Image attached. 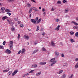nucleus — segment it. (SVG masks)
<instances>
[{
  "mask_svg": "<svg viewBox=\"0 0 78 78\" xmlns=\"http://www.w3.org/2000/svg\"><path fill=\"white\" fill-rule=\"evenodd\" d=\"M18 72V70H17V69L16 70L13 72V73H12V76H14Z\"/></svg>",
  "mask_w": 78,
  "mask_h": 78,
  "instance_id": "f257e3e1",
  "label": "nucleus"
},
{
  "mask_svg": "<svg viewBox=\"0 0 78 78\" xmlns=\"http://www.w3.org/2000/svg\"><path fill=\"white\" fill-rule=\"evenodd\" d=\"M20 53H21V51H19L18 52V54H20Z\"/></svg>",
  "mask_w": 78,
  "mask_h": 78,
  "instance_id": "864d4df0",
  "label": "nucleus"
},
{
  "mask_svg": "<svg viewBox=\"0 0 78 78\" xmlns=\"http://www.w3.org/2000/svg\"><path fill=\"white\" fill-rule=\"evenodd\" d=\"M25 48H23L21 51V53L22 54H23V53H24V52H25Z\"/></svg>",
  "mask_w": 78,
  "mask_h": 78,
  "instance_id": "0eeeda50",
  "label": "nucleus"
},
{
  "mask_svg": "<svg viewBox=\"0 0 78 78\" xmlns=\"http://www.w3.org/2000/svg\"><path fill=\"white\" fill-rule=\"evenodd\" d=\"M54 64H53V63H52V64H51V66H53L54 65Z\"/></svg>",
  "mask_w": 78,
  "mask_h": 78,
  "instance_id": "0e129e2a",
  "label": "nucleus"
},
{
  "mask_svg": "<svg viewBox=\"0 0 78 78\" xmlns=\"http://www.w3.org/2000/svg\"><path fill=\"white\" fill-rule=\"evenodd\" d=\"M32 9H33L34 10V11H38V10H37V8H36L35 7H33Z\"/></svg>",
  "mask_w": 78,
  "mask_h": 78,
  "instance_id": "ddd939ff",
  "label": "nucleus"
},
{
  "mask_svg": "<svg viewBox=\"0 0 78 78\" xmlns=\"http://www.w3.org/2000/svg\"><path fill=\"white\" fill-rule=\"evenodd\" d=\"M20 34H18L17 36V39L18 40H19L20 39Z\"/></svg>",
  "mask_w": 78,
  "mask_h": 78,
  "instance_id": "c756f323",
  "label": "nucleus"
},
{
  "mask_svg": "<svg viewBox=\"0 0 78 78\" xmlns=\"http://www.w3.org/2000/svg\"><path fill=\"white\" fill-rule=\"evenodd\" d=\"M42 50L43 51H47V50H46V49H45V48H42Z\"/></svg>",
  "mask_w": 78,
  "mask_h": 78,
  "instance_id": "4be33fe9",
  "label": "nucleus"
},
{
  "mask_svg": "<svg viewBox=\"0 0 78 78\" xmlns=\"http://www.w3.org/2000/svg\"><path fill=\"white\" fill-rule=\"evenodd\" d=\"M63 3H67V1L66 0H63Z\"/></svg>",
  "mask_w": 78,
  "mask_h": 78,
  "instance_id": "09e8293b",
  "label": "nucleus"
},
{
  "mask_svg": "<svg viewBox=\"0 0 78 78\" xmlns=\"http://www.w3.org/2000/svg\"><path fill=\"white\" fill-rule=\"evenodd\" d=\"M20 21H18V24H20Z\"/></svg>",
  "mask_w": 78,
  "mask_h": 78,
  "instance_id": "bf43d9fd",
  "label": "nucleus"
},
{
  "mask_svg": "<svg viewBox=\"0 0 78 78\" xmlns=\"http://www.w3.org/2000/svg\"><path fill=\"white\" fill-rule=\"evenodd\" d=\"M76 20H78V17H77L76 18Z\"/></svg>",
  "mask_w": 78,
  "mask_h": 78,
  "instance_id": "774afa93",
  "label": "nucleus"
},
{
  "mask_svg": "<svg viewBox=\"0 0 78 78\" xmlns=\"http://www.w3.org/2000/svg\"><path fill=\"white\" fill-rule=\"evenodd\" d=\"M20 27H22V28H23V25L22 24H20Z\"/></svg>",
  "mask_w": 78,
  "mask_h": 78,
  "instance_id": "58836bf2",
  "label": "nucleus"
},
{
  "mask_svg": "<svg viewBox=\"0 0 78 78\" xmlns=\"http://www.w3.org/2000/svg\"><path fill=\"white\" fill-rule=\"evenodd\" d=\"M5 53L7 54H10V53H11V51L8 49H7L5 51Z\"/></svg>",
  "mask_w": 78,
  "mask_h": 78,
  "instance_id": "f03ea898",
  "label": "nucleus"
},
{
  "mask_svg": "<svg viewBox=\"0 0 78 78\" xmlns=\"http://www.w3.org/2000/svg\"><path fill=\"white\" fill-rule=\"evenodd\" d=\"M1 10H2V11H4V10L5 9V7H3L1 8Z\"/></svg>",
  "mask_w": 78,
  "mask_h": 78,
  "instance_id": "2f4dec72",
  "label": "nucleus"
},
{
  "mask_svg": "<svg viewBox=\"0 0 78 78\" xmlns=\"http://www.w3.org/2000/svg\"><path fill=\"white\" fill-rule=\"evenodd\" d=\"M39 26H37L36 31H39Z\"/></svg>",
  "mask_w": 78,
  "mask_h": 78,
  "instance_id": "aec40b11",
  "label": "nucleus"
},
{
  "mask_svg": "<svg viewBox=\"0 0 78 78\" xmlns=\"http://www.w3.org/2000/svg\"><path fill=\"white\" fill-rule=\"evenodd\" d=\"M75 61H78V58H76L75 59Z\"/></svg>",
  "mask_w": 78,
  "mask_h": 78,
  "instance_id": "3c124183",
  "label": "nucleus"
},
{
  "mask_svg": "<svg viewBox=\"0 0 78 78\" xmlns=\"http://www.w3.org/2000/svg\"><path fill=\"white\" fill-rule=\"evenodd\" d=\"M24 39H26L27 40H28L29 39V37L28 36H26V35H25L24 36Z\"/></svg>",
  "mask_w": 78,
  "mask_h": 78,
  "instance_id": "39448f33",
  "label": "nucleus"
},
{
  "mask_svg": "<svg viewBox=\"0 0 78 78\" xmlns=\"http://www.w3.org/2000/svg\"><path fill=\"white\" fill-rule=\"evenodd\" d=\"M26 74V76H28V75H29V74L27 73V74Z\"/></svg>",
  "mask_w": 78,
  "mask_h": 78,
  "instance_id": "69168bd1",
  "label": "nucleus"
},
{
  "mask_svg": "<svg viewBox=\"0 0 78 78\" xmlns=\"http://www.w3.org/2000/svg\"><path fill=\"white\" fill-rule=\"evenodd\" d=\"M38 19H39V18H38V17H37L36 18V20H37Z\"/></svg>",
  "mask_w": 78,
  "mask_h": 78,
  "instance_id": "6e6d98bb",
  "label": "nucleus"
},
{
  "mask_svg": "<svg viewBox=\"0 0 78 78\" xmlns=\"http://www.w3.org/2000/svg\"><path fill=\"white\" fill-rule=\"evenodd\" d=\"M6 12H11V10L8 9H5Z\"/></svg>",
  "mask_w": 78,
  "mask_h": 78,
  "instance_id": "a211bd4d",
  "label": "nucleus"
},
{
  "mask_svg": "<svg viewBox=\"0 0 78 78\" xmlns=\"http://www.w3.org/2000/svg\"><path fill=\"white\" fill-rule=\"evenodd\" d=\"M29 12V13H31V12H32V8H30Z\"/></svg>",
  "mask_w": 78,
  "mask_h": 78,
  "instance_id": "393cba45",
  "label": "nucleus"
},
{
  "mask_svg": "<svg viewBox=\"0 0 78 78\" xmlns=\"http://www.w3.org/2000/svg\"><path fill=\"white\" fill-rule=\"evenodd\" d=\"M41 34L43 36H45V32H42Z\"/></svg>",
  "mask_w": 78,
  "mask_h": 78,
  "instance_id": "a878e982",
  "label": "nucleus"
},
{
  "mask_svg": "<svg viewBox=\"0 0 78 78\" xmlns=\"http://www.w3.org/2000/svg\"><path fill=\"white\" fill-rule=\"evenodd\" d=\"M46 63H46V62H40L39 64H41V65H45V64H46Z\"/></svg>",
  "mask_w": 78,
  "mask_h": 78,
  "instance_id": "20e7f679",
  "label": "nucleus"
},
{
  "mask_svg": "<svg viewBox=\"0 0 78 78\" xmlns=\"http://www.w3.org/2000/svg\"><path fill=\"white\" fill-rule=\"evenodd\" d=\"M56 62V61H54L52 63H53V64H55Z\"/></svg>",
  "mask_w": 78,
  "mask_h": 78,
  "instance_id": "a18cd8bd",
  "label": "nucleus"
},
{
  "mask_svg": "<svg viewBox=\"0 0 78 78\" xmlns=\"http://www.w3.org/2000/svg\"><path fill=\"white\" fill-rule=\"evenodd\" d=\"M12 73V71H10L8 73V76H9Z\"/></svg>",
  "mask_w": 78,
  "mask_h": 78,
  "instance_id": "4468645a",
  "label": "nucleus"
},
{
  "mask_svg": "<svg viewBox=\"0 0 78 78\" xmlns=\"http://www.w3.org/2000/svg\"><path fill=\"white\" fill-rule=\"evenodd\" d=\"M63 72V70H60L59 71V74H60V73H62Z\"/></svg>",
  "mask_w": 78,
  "mask_h": 78,
  "instance_id": "e433bc0d",
  "label": "nucleus"
},
{
  "mask_svg": "<svg viewBox=\"0 0 78 78\" xmlns=\"http://www.w3.org/2000/svg\"><path fill=\"white\" fill-rule=\"evenodd\" d=\"M55 21L56 22H58V21H59V19H56V20H55Z\"/></svg>",
  "mask_w": 78,
  "mask_h": 78,
  "instance_id": "de8ad7c7",
  "label": "nucleus"
},
{
  "mask_svg": "<svg viewBox=\"0 0 78 78\" xmlns=\"http://www.w3.org/2000/svg\"><path fill=\"white\" fill-rule=\"evenodd\" d=\"M7 14H8V15H9V16H11V13L10 12H7Z\"/></svg>",
  "mask_w": 78,
  "mask_h": 78,
  "instance_id": "c03bdc74",
  "label": "nucleus"
},
{
  "mask_svg": "<svg viewBox=\"0 0 78 78\" xmlns=\"http://www.w3.org/2000/svg\"><path fill=\"white\" fill-rule=\"evenodd\" d=\"M60 45L62 46L63 45V44H62V42L60 43Z\"/></svg>",
  "mask_w": 78,
  "mask_h": 78,
  "instance_id": "052dcab7",
  "label": "nucleus"
},
{
  "mask_svg": "<svg viewBox=\"0 0 78 78\" xmlns=\"http://www.w3.org/2000/svg\"><path fill=\"white\" fill-rule=\"evenodd\" d=\"M75 69H78V62H77L75 66Z\"/></svg>",
  "mask_w": 78,
  "mask_h": 78,
  "instance_id": "f8f14e48",
  "label": "nucleus"
},
{
  "mask_svg": "<svg viewBox=\"0 0 78 78\" xmlns=\"http://www.w3.org/2000/svg\"><path fill=\"white\" fill-rule=\"evenodd\" d=\"M11 30H12V31H15V30H16V29L14 27H12L11 28Z\"/></svg>",
  "mask_w": 78,
  "mask_h": 78,
  "instance_id": "bb28decb",
  "label": "nucleus"
},
{
  "mask_svg": "<svg viewBox=\"0 0 78 78\" xmlns=\"http://www.w3.org/2000/svg\"><path fill=\"white\" fill-rule=\"evenodd\" d=\"M34 70H31L30 72V73H34Z\"/></svg>",
  "mask_w": 78,
  "mask_h": 78,
  "instance_id": "cd10ccee",
  "label": "nucleus"
},
{
  "mask_svg": "<svg viewBox=\"0 0 78 78\" xmlns=\"http://www.w3.org/2000/svg\"><path fill=\"white\" fill-rule=\"evenodd\" d=\"M57 28H60V25H58L57 26Z\"/></svg>",
  "mask_w": 78,
  "mask_h": 78,
  "instance_id": "e2e57ef3",
  "label": "nucleus"
},
{
  "mask_svg": "<svg viewBox=\"0 0 78 78\" xmlns=\"http://www.w3.org/2000/svg\"><path fill=\"white\" fill-rule=\"evenodd\" d=\"M41 72L40 71L39 72H38V73H36V76H39L41 75Z\"/></svg>",
  "mask_w": 78,
  "mask_h": 78,
  "instance_id": "9b49d317",
  "label": "nucleus"
},
{
  "mask_svg": "<svg viewBox=\"0 0 78 78\" xmlns=\"http://www.w3.org/2000/svg\"><path fill=\"white\" fill-rule=\"evenodd\" d=\"M30 20L31 22H33V23H34V24H36V20H35L34 19H31Z\"/></svg>",
  "mask_w": 78,
  "mask_h": 78,
  "instance_id": "7ed1b4c3",
  "label": "nucleus"
},
{
  "mask_svg": "<svg viewBox=\"0 0 78 78\" xmlns=\"http://www.w3.org/2000/svg\"><path fill=\"white\" fill-rule=\"evenodd\" d=\"M51 11H54V9L53 8H52L51 9Z\"/></svg>",
  "mask_w": 78,
  "mask_h": 78,
  "instance_id": "338daca9",
  "label": "nucleus"
},
{
  "mask_svg": "<svg viewBox=\"0 0 78 78\" xmlns=\"http://www.w3.org/2000/svg\"><path fill=\"white\" fill-rule=\"evenodd\" d=\"M14 0H9V2H13Z\"/></svg>",
  "mask_w": 78,
  "mask_h": 78,
  "instance_id": "8fccbe9b",
  "label": "nucleus"
},
{
  "mask_svg": "<svg viewBox=\"0 0 78 78\" xmlns=\"http://www.w3.org/2000/svg\"><path fill=\"white\" fill-rule=\"evenodd\" d=\"M8 70L6 69V70H4L3 71V72L5 73V72H8Z\"/></svg>",
  "mask_w": 78,
  "mask_h": 78,
  "instance_id": "ea45409f",
  "label": "nucleus"
},
{
  "mask_svg": "<svg viewBox=\"0 0 78 78\" xmlns=\"http://www.w3.org/2000/svg\"><path fill=\"white\" fill-rule=\"evenodd\" d=\"M55 60V58H52L51 60V62H53V61H54V60Z\"/></svg>",
  "mask_w": 78,
  "mask_h": 78,
  "instance_id": "72a5a7b5",
  "label": "nucleus"
},
{
  "mask_svg": "<svg viewBox=\"0 0 78 78\" xmlns=\"http://www.w3.org/2000/svg\"><path fill=\"white\" fill-rule=\"evenodd\" d=\"M41 20H42L41 18L39 19L37 22V24H38V23H40V22L41 21Z\"/></svg>",
  "mask_w": 78,
  "mask_h": 78,
  "instance_id": "6e6552de",
  "label": "nucleus"
},
{
  "mask_svg": "<svg viewBox=\"0 0 78 78\" xmlns=\"http://www.w3.org/2000/svg\"><path fill=\"white\" fill-rule=\"evenodd\" d=\"M78 32H76V33H75V36H76V37H78Z\"/></svg>",
  "mask_w": 78,
  "mask_h": 78,
  "instance_id": "c9c22d12",
  "label": "nucleus"
},
{
  "mask_svg": "<svg viewBox=\"0 0 78 78\" xmlns=\"http://www.w3.org/2000/svg\"><path fill=\"white\" fill-rule=\"evenodd\" d=\"M32 67H33L34 68H36V67H37V64H34L32 66Z\"/></svg>",
  "mask_w": 78,
  "mask_h": 78,
  "instance_id": "dca6fc26",
  "label": "nucleus"
},
{
  "mask_svg": "<svg viewBox=\"0 0 78 78\" xmlns=\"http://www.w3.org/2000/svg\"><path fill=\"white\" fill-rule=\"evenodd\" d=\"M23 77H24V76H26V75L24 74V75H23Z\"/></svg>",
  "mask_w": 78,
  "mask_h": 78,
  "instance_id": "680f3d73",
  "label": "nucleus"
},
{
  "mask_svg": "<svg viewBox=\"0 0 78 78\" xmlns=\"http://www.w3.org/2000/svg\"><path fill=\"white\" fill-rule=\"evenodd\" d=\"M51 44L52 46H53V47H55V43H54L53 41H51Z\"/></svg>",
  "mask_w": 78,
  "mask_h": 78,
  "instance_id": "423d86ee",
  "label": "nucleus"
},
{
  "mask_svg": "<svg viewBox=\"0 0 78 78\" xmlns=\"http://www.w3.org/2000/svg\"><path fill=\"white\" fill-rule=\"evenodd\" d=\"M2 44L3 45H5V44H6V42H5V41H4Z\"/></svg>",
  "mask_w": 78,
  "mask_h": 78,
  "instance_id": "603ef678",
  "label": "nucleus"
},
{
  "mask_svg": "<svg viewBox=\"0 0 78 78\" xmlns=\"http://www.w3.org/2000/svg\"><path fill=\"white\" fill-rule=\"evenodd\" d=\"M63 67H67V64L65 63L64 64Z\"/></svg>",
  "mask_w": 78,
  "mask_h": 78,
  "instance_id": "7c9ffc66",
  "label": "nucleus"
},
{
  "mask_svg": "<svg viewBox=\"0 0 78 78\" xmlns=\"http://www.w3.org/2000/svg\"><path fill=\"white\" fill-rule=\"evenodd\" d=\"M68 11H69L68 9H66L65 10V13H66V12H67Z\"/></svg>",
  "mask_w": 78,
  "mask_h": 78,
  "instance_id": "b1692460",
  "label": "nucleus"
},
{
  "mask_svg": "<svg viewBox=\"0 0 78 78\" xmlns=\"http://www.w3.org/2000/svg\"><path fill=\"white\" fill-rule=\"evenodd\" d=\"M10 50H12V46L10 45Z\"/></svg>",
  "mask_w": 78,
  "mask_h": 78,
  "instance_id": "4c0bfd02",
  "label": "nucleus"
},
{
  "mask_svg": "<svg viewBox=\"0 0 78 78\" xmlns=\"http://www.w3.org/2000/svg\"><path fill=\"white\" fill-rule=\"evenodd\" d=\"M42 10H43V12H45V9H44V8Z\"/></svg>",
  "mask_w": 78,
  "mask_h": 78,
  "instance_id": "4d7b16f0",
  "label": "nucleus"
},
{
  "mask_svg": "<svg viewBox=\"0 0 78 78\" xmlns=\"http://www.w3.org/2000/svg\"><path fill=\"white\" fill-rule=\"evenodd\" d=\"M29 17H31V14H30L29 15Z\"/></svg>",
  "mask_w": 78,
  "mask_h": 78,
  "instance_id": "13d9d810",
  "label": "nucleus"
},
{
  "mask_svg": "<svg viewBox=\"0 0 78 78\" xmlns=\"http://www.w3.org/2000/svg\"><path fill=\"white\" fill-rule=\"evenodd\" d=\"M0 48L1 49H3V46L0 45Z\"/></svg>",
  "mask_w": 78,
  "mask_h": 78,
  "instance_id": "37998d69",
  "label": "nucleus"
},
{
  "mask_svg": "<svg viewBox=\"0 0 78 78\" xmlns=\"http://www.w3.org/2000/svg\"><path fill=\"white\" fill-rule=\"evenodd\" d=\"M72 23H74L75 25H76V26H77L78 25V24L77 23H76L75 22L73 21L72 22Z\"/></svg>",
  "mask_w": 78,
  "mask_h": 78,
  "instance_id": "9d476101",
  "label": "nucleus"
},
{
  "mask_svg": "<svg viewBox=\"0 0 78 78\" xmlns=\"http://www.w3.org/2000/svg\"><path fill=\"white\" fill-rule=\"evenodd\" d=\"M31 2H34L35 3H36V2L35 1V0H31Z\"/></svg>",
  "mask_w": 78,
  "mask_h": 78,
  "instance_id": "49530a36",
  "label": "nucleus"
},
{
  "mask_svg": "<svg viewBox=\"0 0 78 78\" xmlns=\"http://www.w3.org/2000/svg\"><path fill=\"white\" fill-rule=\"evenodd\" d=\"M70 41H71V43H72L73 42H75V41H74V40L73 39H72V38H71L70 39Z\"/></svg>",
  "mask_w": 78,
  "mask_h": 78,
  "instance_id": "2eb2a0df",
  "label": "nucleus"
},
{
  "mask_svg": "<svg viewBox=\"0 0 78 78\" xmlns=\"http://www.w3.org/2000/svg\"><path fill=\"white\" fill-rule=\"evenodd\" d=\"M7 18H8V17L6 16H5L4 17H2V19L3 20H5V19H6Z\"/></svg>",
  "mask_w": 78,
  "mask_h": 78,
  "instance_id": "1a4fd4ad",
  "label": "nucleus"
},
{
  "mask_svg": "<svg viewBox=\"0 0 78 78\" xmlns=\"http://www.w3.org/2000/svg\"><path fill=\"white\" fill-rule=\"evenodd\" d=\"M10 45L12 46V44H13V41H10Z\"/></svg>",
  "mask_w": 78,
  "mask_h": 78,
  "instance_id": "f3484780",
  "label": "nucleus"
},
{
  "mask_svg": "<svg viewBox=\"0 0 78 78\" xmlns=\"http://www.w3.org/2000/svg\"><path fill=\"white\" fill-rule=\"evenodd\" d=\"M9 23V24H10V25L12 26V25H13V24H14V23L12 22L11 21H10V23Z\"/></svg>",
  "mask_w": 78,
  "mask_h": 78,
  "instance_id": "a19ab883",
  "label": "nucleus"
},
{
  "mask_svg": "<svg viewBox=\"0 0 78 78\" xmlns=\"http://www.w3.org/2000/svg\"><path fill=\"white\" fill-rule=\"evenodd\" d=\"M55 53L56 55H57V56H58L59 55V52L56 51H55Z\"/></svg>",
  "mask_w": 78,
  "mask_h": 78,
  "instance_id": "6ab92c4d",
  "label": "nucleus"
},
{
  "mask_svg": "<svg viewBox=\"0 0 78 78\" xmlns=\"http://www.w3.org/2000/svg\"><path fill=\"white\" fill-rule=\"evenodd\" d=\"M7 21H8V22L9 23H11V21H9V19H7Z\"/></svg>",
  "mask_w": 78,
  "mask_h": 78,
  "instance_id": "79ce46f5",
  "label": "nucleus"
},
{
  "mask_svg": "<svg viewBox=\"0 0 78 78\" xmlns=\"http://www.w3.org/2000/svg\"><path fill=\"white\" fill-rule=\"evenodd\" d=\"M66 77V75L65 74H63L61 78H64Z\"/></svg>",
  "mask_w": 78,
  "mask_h": 78,
  "instance_id": "473e14b6",
  "label": "nucleus"
},
{
  "mask_svg": "<svg viewBox=\"0 0 78 78\" xmlns=\"http://www.w3.org/2000/svg\"><path fill=\"white\" fill-rule=\"evenodd\" d=\"M57 3L58 4H61V1H57Z\"/></svg>",
  "mask_w": 78,
  "mask_h": 78,
  "instance_id": "c85d7f7f",
  "label": "nucleus"
},
{
  "mask_svg": "<svg viewBox=\"0 0 78 78\" xmlns=\"http://www.w3.org/2000/svg\"><path fill=\"white\" fill-rule=\"evenodd\" d=\"M61 56H62V57H64V54H61Z\"/></svg>",
  "mask_w": 78,
  "mask_h": 78,
  "instance_id": "5fc2aeb1",
  "label": "nucleus"
},
{
  "mask_svg": "<svg viewBox=\"0 0 78 78\" xmlns=\"http://www.w3.org/2000/svg\"><path fill=\"white\" fill-rule=\"evenodd\" d=\"M39 51V50H38V49H37L36 50H34V51L33 53H36V52H37V51Z\"/></svg>",
  "mask_w": 78,
  "mask_h": 78,
  "instance_id": "5701e85b",
  "label": "nucleus"
},
{
  "mask_svg": "<svg viewBox=\"0 0 78 78\" xmlns=\"http://www.w3.org/2000/svg\"><path fill=\"white\" fill-rule=\"evenodd\" d=\"M69 33L71 35H73V34H74V33H75V32H70Z\"/></svg>",
  "mask_w": 78,
  "mask_h": 78,
  "instance_id": "412c9836",
  "label": "nucleus"
},
{
  "mask_svg": "<svg viewBox=\"0 0 78 78\" xmlns=\"http://www.w3.org/2000/svg\"><path fill=\"white\" fill-rule=\"evenodd\" d=\"M55 30H57V31H59V28H58V27H56L55 29Z\"/></svg>",
  "mask_w": 78,
  "mask_h": 78,
  "instance_id": "f704fd0d",
  "label": "nucleus"
}]
</instances>
